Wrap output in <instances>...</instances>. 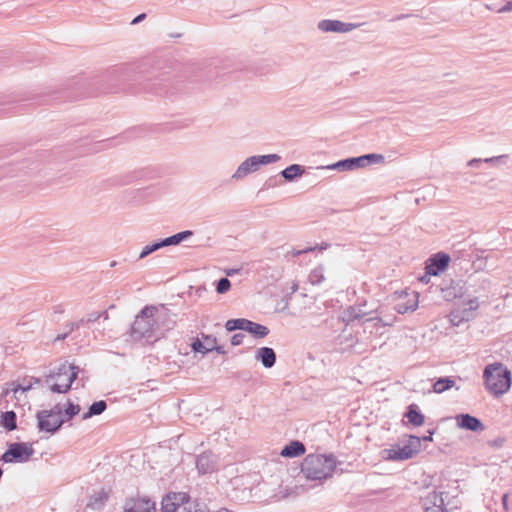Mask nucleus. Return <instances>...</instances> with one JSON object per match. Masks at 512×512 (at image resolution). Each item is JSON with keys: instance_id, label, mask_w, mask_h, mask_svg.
<instances>
[{"instance_id": "f257e3e1", "label": "nucleus", "mask_w": 512, "mask_h": 512, "mask_svg": "<svg viewBox=\"0 0 512 512\" xmlns=\"http://www.w3.org/2000/svg\"><path fill=\"white\" fill-rule=\"evenodd\" d=\"M157 312V306L148 305L137 314L130 330V335L134 340L145 339L148 342H153L160 339L155 318Z\"/></svg>"}, {"instance_id": "f03ea898", "label": "nucleus", "mask_w": 512, "mask_h": 512, "mask_svg": "<svg viewBox=\"0 0 512 512\" xmlns=\"http://www.w3.org/2000/svg\"><path fill=\"white\" fill-rule=\"evenodd\" d=\"M482 378L488 393L496 398L507 393L512 384L511 371L500 362L486 365Z\"/></svg>"}, {"instance_id": "7ed1b4c3", "label": "nucleus", "mask_w": 512, "mask_h": 512, "mask_svg": "<svg viewBox=\"0 0 512 512\" xmlns=\"http://www.w3.org/2000/svg\"><path fill=\"white\" fill-rule=\"evenodd\" d=\"M336 465L332 454H309L301 464V472L309 480L323 481L332 477Z\"/></svg>"}, {"instance_id": "20e7f679", "label": "nucleus", "mask_w": 512, "mask_h": 512, "mask_svg": "<svg viewBox=\"0 0 512 512\" xmlns=\"http://www.w3.org/2000/svg\"><path fill=\"white\" fill-rule=\"evenodd\" d=\"M79 367L73 364H61L56 373L46 375L44 378L50 390L54 393H66L78 376Z\"/></svg>"}, {"instance_id": "39448f33", "label": "nucleus", "mask_w": 512, "mask_h": 512, "mask_svg": "<svg viewBox=\"0 0 512 512\" xmlns=\"http://www.w3.org/2000/svg\"><path fill=\"white\" fill-rule=\"evenodd\" d=\"M281 159L278 154L254 155L246 158L232 174L231 179L239 181L247 175L256 172L261 165L276 163Z\"/></svg>"}, {"instance_id": "423d86ee", "label": "nucleus", "mask_w": 512, "mask_h": 512, "mask_svg": "<svg viewBox=\"0 0 512 512\" xmlns=\"http://www.w3.org/2000/svg\"><path fill=\"white\" fill-rule=\"evenodd\" d=\"M37 428L40 432L55 434L65 423L62 417V409L59 404L49 410H40L36 414Z\"/></svg>"}, {"instance_id": "0eeeda50", "label": "nucleus", "mask_w": 512, "mask_h": 512, "mask_svg": "<svg viewBox=\"0 0 512 512\" xmlns=\"http://www.w3.org/2000/svg\"><path fill=\"white\" fill-rule=\"evenodd\" d=\"M421 438L409 436L407 443L400 447H392L382 451V458L389 461H403L414 457L420 450Z\"/></svg>"}, {"instance_id": "6e6552de", "label": "nucleus", "mask_w": 512, "mask_h": 512, "mask_svg": "<svg viewBox=\"0 0 512 512\" xmlns=\"http://www.w3.org/2000/svg\"><path fill=\"white\" fill-rule=\"evenodd\" d=\"M34 454L32 444L24 442L11 443L8 449L1 456L5 463H23L27 462Z\"/></svg>"}, {"instance_id": "1a4fd4ad", "label": "nucleus", "mask_w": 512, "mask_h": 512, "mask_svg": "<svg viewBox=\"0 0 512 512\" xmlns=\"http://www.w3.org/2000/svg\"><path fill=\"white\" fill-rule=\"evenodd\" d=\"M190 496L184 492H170L161 501L162 512H186Z\"/></svg>"}, {"instance_id": "9d476101", "label": "nucleus", "mask_w": 512, "mask_h": 512, "mask_svg": "<svg viewBox=\"0 0 512 512\" xmlns=\"http://www.w3.org/2000/svg\"><path fill=\"white\" fill-rule=\"evenodd\" d=\"M156 504L147 496H131L125 500L123 512H154Z\"/></svg>"}, {"instance_id": "9b49d317", "label": "nucleus", "mask_w": 512, "mask_h": 512, "mask_svg": "<svg viewBox=\"0 0 512 512\" xmlns=\"http://www.w3.org/2000/svg\"><path fill=\"white\" fill-rule=\"evenodd\" d=\"M361 25V23H346L340 20L323 19L318 22L317 28L324 33H348Z\"/></svg>"}, {"instance_id": "f8f14e48", "label": "nucleus", "mask_w": 512, "mask_h": 512, "mask_svg": "<svg viewBox=\"0 0 512 512\" xmlns=\"http://www.w3.org/2000/svg\"><path fill=\"white\" fill-rule=\"evenodd\" d=\"M450 256L444 252H438L429 257L425 263L427 274L437 276L445 271L450 262Z\"/></svg>"}, {"instance_id": "ddd939ff", "label": "nucleus", "mask_w": 512, "mask_h": 512, "mask_svg": "<svg viewBox=\"0 0 512 512\" xmlns=\"http://www.w3.org/2000/svg\"><path fill=\"white\" fill-rule=\"evenodd\" d=\"M425 512H446L442 493L430 491L422 498Z\"/></svg>"}, {"instance_id": "4468645a", "label": "nucleus", "mask_w": 512, "mask_h": 512, "mask_svg": "<svg viewBox=\"0 0 512 512\" xmlns=\"http://www.w3.org/2000/svg\"><path fill=\"white\" fill-rule=\"evenodd\" d=\"M155 318L158 326L157 330L160 332V338H162L167 331H170L175 327L176 322L170 317L169 311L164 307V305L158 307V312Z\"/></svg>"}, {"instance_id": "2eb2a0df", "label": "nucleus", "mask_w": 512, "mask_h": 512, "mask_svg": "<svg viewBox=\"0 0 512 512\" xmlns=\"http://www.w3.org/2000/svg\"><path fill=\"white\" fill-rule=\"evenodd\" d=\"M510 162L509 154H501L497 156H490L482 159V175L485 174V170H497L500 171L508 166Z\"/></svg>"}, {"instance_id": "dca6fc26", "label": "nucleus", "mask_w": 512, "mask_h": 512, "mask_svg": "<svg viewBox=\"0 0 512 512\" xmlns=\"http://www.w3.org/2000/svg\"><path fill=\"white\" fill-rule=\"evenodd\" d=\"M362 167H365L364 160L362 156H359L346 158L328 166H322L321 169L352 171Z\"/></svg>"}, {"instance_id": "f3484780", "label": "nucleus", "mask_w": 512, "mask_h": 512, "mask_svg": "<svg viewBox=\"0 0 512 512\" xmlns=\"http://www.w3.org/2000/svg\"><path fill=\"white\" fill-rule=\"evenodd\" d=\"M196 467L201 474L212 473L217 467V458L211 452H204L197 457Z\"/></svg>"}, {"instance_id": "a211bd4d", "label": "nucleus", "mask_w": 512, "mask_h": 512, "mask_svg": "<svg viewBox=\"0 0 512 512\" xmlns=\"http://www.w3.org/2000/svg\"><path fill=\"white\" fill-rule=\"evenodd\" d=\"M457 427L468 431H478L480 429V419L470 414H458L455 417Z\"/></svg>"}, {"instance_id": "6ab92c4d", "label": "nucleus", "mask_w": 512, "mask_h": 512, "mask_svg": "<svg viewBox=\"0 0 512 512\" xmlns=\"http://www.w3.org/2000/svg\"><path fill=\"white\" fill-rule=\"evenodd\" d=\"M256 359L259 360L263 367L271 368L275 365L276 362V353L270 347H261L257 350Z\"/></svg>"}, {"instance_id": "aec40b11", "label": "nucleus", "mask_w": 512, "mask_h": 512, "mask_svg": "<svg viewBox=\"0 0 512 512\" xmlns=\"http://www.w3.org/2000/svg\"><path fill=\"white\" fill-rule=\"evenodd\" d=\"M305 445L297 440L291 441L288 445L284 446L280 455L286 458L299 457L305 453Z\"/></svg>"}, {"instance_id": "412c9836", "label": "nucleus", "mask_w": 512, "mask_h": 512, "mask_svg": "<svg viewBox=\"0 0 512 512\" xmlns=\"http://www.w3.org/2000/svg\"><path fill=\"white\" fill-rule=\"evenodd\" d=\"M244 331L252 334L255 338H264L269 334L268 327L247 319Z\"/></svg>"}, {"instance_id": "4be33fe9", "label": "nucleus", "mask_w": 512, "mask_h": 512, "mask_svg": "<svg viewBox=\"0 0 512 512\" xmlns=\"http://www.w3.org/2000/svg\"><path fill=\"white\" fill-rule=\"evenodd\" d=\"M305 172L303 166L299 164H292L281 171V176L289 182L294 181L295 179L301 177Z\"/></svg>"}, {"instance_id": "5701e85b", "label": "nucleus", "mask_w": 512, "mask_h": 512, "mask_svg": "<svg viewBox=\"0 0 512 512\" xmlns=\"http://www.w3.org/2000/svg\"><path fill=\"white\" fill-rule=\"evenodd\" d=\"M108 497V493L105 490H100L91 495L87 507L94 510H99L105 505Z\"/></svg>"}, {"instance_id": "b1692460", "label": "nucleus", "mask_w": 512, "mask_h": 512, "mask_svg": "<svg viewBox=\"0 0 512 512\" xmlns=\"http://www.w3.org/2000/svg\"><path fill=\"white\" fill-rule=\"evenodd\" d=\"M193 235V232L190 230L181 231L179 233H176L172 236H169L165 239L160 240L163 247L172 246V245H178L182 241L188 239Z\"/></svg>"}, {"instance_id": "393cba45", "label": "nucleus", "mask_w": 512, "mask_h": 512, "mask_svg": "<svg viewBox=\"0 0 512 512\" xmlns=\"http://www.w3.org/2000/svg\"><path fill=\"white\" fill-rule=\"evenodd\" d=\"M405 416L408 421L416 427L423 425L425 422V416L417 410V407L414 404L408 407Z\"/></svg>"}, {"instance_id": "a878e982", "label": "nucleus", "mask_w": 512, "mask_h": 512, "mask_svg": "<svg viewBox=\"0 0 512 512\" xmlns=\"http://www.w3.org/2000/svg\"><path fill=\"white\" fill-rule=\"evenodd\" d=\"M17 416L14 411H6L1 414L0 425L7 431H13L17 428Z\"/></svg>"}, {"instance_id": "bb28decb", "label": "nucleus", "mask_w": 512, "mask_h": 512, "mask_svg": "<svg viewBox=\"0 0 512 512\" xmlns=\"http://www.w3.org/2000/svg\"><path fill=\"white\" fill-rule=\"evenodd\" d=\"M107 408V403L104 400H99L91 404L88 411L82 415V419L86 420L93 416L102 414Z\"/></svg>"}, {"instance_id": "cd10ccee", "label": "nucleus", "mask_w": 512, "mask_h": 512, "mask_svg": "<svg viewBox=\"0 0 512 512\" xmlns=\"http://www.w3.org/2000/svg\"><path fill=\"white\" fill-rule=\"evenodd\" d=\"M455 381L450 377H441L433 384V391L435 393H443L454 387Z\"/></svg>"}, {"instance_id": "c85d7f7f", "label": "nucleus", "mask_w": 512, "mask_h": 512, "mask_svg": "<svg viewBox=\"0 0 512 512\" xmlns=\"http://www.w3.org/2000/svg\"><path fill=\"white\" fill-rule=\"evenodd\" d=\"M40 382V378H31L27 384H15V382H12L10 385L12 386L14 397L18 399V393H25L29 391L34 384H38Z\"/></svg>"}, {"instance_id": "c756f323", "label": "nucleus", "mask_w": 512, "mask_h": 512, "mask_svg": "<svg viewBox=\"0 0 512 512\" xmlns=\"http://www.w3.org/2000/svg\"><path fill=\"white\" fill-rule=\"evenodd\" d=\"M325 280L324 267L318 266L309 274V281L313 285L321 284Z\"/></svg>"}, {"instance_id": "7c9ffc66", "label": "nucleus", "mask_w": 512, "mask_h": 512, "mask_svg": "<svg viewBox=\"0 0 512 512\" xmlns=\"http://www.w3.org/2000/svg\"><path fill=\"white\" fill-rule=\"evenodd\" d=\"M246 322L244 318L230 319L225 323V328L227 331L244 330Z\"/></svg>"}, {"instance_id": "2f4dec72", "label": "nucleus", "mask_w": 512, "mask_h": 512, "mask_svg": "<svg viewBox=\"0 0 512 512\" xmlns=\"http://www.w3.org/2000/svg\"><path fill=\"white\" fill-rule=\"evenodd\" d=\"M80 410L81 409H80V406L78 404H74V403L68 401L67 407L64 410V413H62V417L65 419V422L69 421L74 416L78 415Z\"/></svg>"}, {"instance_id": "473e14b6", "label": "nucleus", "mask_w": 512, "mask_h": 512, "mask_svg": "<svg viewBox=\"0 0 512 512\" xmlns=\"http://www.w3.org/2000/svg\"><path fill=\"white\" fill-rule=\"evenodd\" d=\"M346 314L350 320H359L368 314L367 311L363 310L361 306H350Z\"/></svg>"}, {"instance_id": "72a5a7b5", "label": "nucleus", "mask_w": 512, "mask_h": 512, "mask_svg": "<svg viewBox=\"0 0 512 512\" xmlns=\"http://www.w3.org/2000/svg\"><path fill=\"white\" fill-rule=\"evenodd\" d=\"M161 248H163L161 241L146 245L145 247H143L142 251L140 252L138 259L139 260L144 259L151 253H153Z\"/></svg>"}, {"instance_id": "f704fd0d", "label": "nucleus", "mask_w": 512, "mask_h": 512, "mask_svg": "<svg viewBox=\"0 0 512 512\" xmlns=\"http://www.w3.org/2000/svg\"><path fill=\"white\" fill-rule=\"evenodd\" d=\"M362 158L364 160L365 166H367L369 164H374V163H381L384 161L383 155L375 154V153L362 155Z\"/></svg>"}, {"instance_id": "c9c22d12", "label": "nucleus", "mask_w": 512, "mask_h": 512, "mask_svg": "<svg viewBox=\"0 0 512 512\" xmlns=\"http://www.w3.org/2000/svg\"><path fill=\"white\" fill-rule=\"evenodd\" d=\"M192 350L194 352L201 353L203 355L207 354L208 352L212 351V348L206 347L205 344L200 339H195L191 345Z\"/></svg>"}, {"instance_id": "e433bc0d", "label": "nucleus", "mask_w": 512, "mask_h": 512, "mask_svg": "<svg viewBox=\"0 0 512 512\" xmlns=\"http://www.w3.org/2000/svg\"><path fill=\"white\" fill-rule=\"evenodd\" d=\"M231 287V282L229 281L228 278H221L219 279V281L217 282V286H216V291L219 293V294H224L226 293Z\"/></svg>"}, {"instance_id": "4c0bfd02", "label": "nucleus", "mask_w": 512, "mask_h": 512, "mask_svg": "<svg viewBox=\"0 0 512 512\" xmlns=\"http://www.w3.org/2000/svg\"><path fill=\"white\" fill-rule=\"evenodd\" d=\"M84 323V319H81L80 321L78 322H69L66 324L65 328H66V332L68 334H70L71 332H73L75 329H78L80 328V326Z\"/></svg>"}, {"instance_id": "58836bf2", "label": "nucleus", "mask_w": 512, "mask_h": 512, "mask_svg": "<svg viewBox=\"0 0 512 512\" xmlns=\"http://www.w3.org/2000/svg\"><path fill=\"white\" fill-rule=\"evenodd\" d=\"M202 339L204 340V342H205L204 344L206 347L216 346V343H217L216 337H214L212 335L202 334Z\"/></svg>"}, {"instance_id": "ea45409f", "label": "nucleus", "mask_w": 512, "mask_h": 512, "mask_svg": "<svg viewBox=\"0 0 512 512\" xmlns=\"http://www.w3.org/2000/svg\"><path fill=\"white\" fill-rule=\"evenodd\" d=\"M245 338V335L242 333H236L231 337V344L233 346H238L243 343V340Z\"/></svg>"}, {"instance_id": "a19ab883", "label": "nucleus", "mask_w": 512, "mask_h": 512, "mask_svg": "<svg viewBox=\"0 0 512 512\" xmlns=\"http://www.w3.org/2000/svg\"><path fill=\"white\" fill-rule=\"evenodd\" d=\"M464 319V317H460L458 312L454 311L450 314V321L453 325H459V323Z\"/></svg>"}, {"instance_id": "79ce46f5", "label": "nucleus", "mask_w": 512, "mask_h": 512, "mask_svg": "<svg viewBox=\"0 0 512 512\" xmlns=\"http://www.w3.org/2000/svg\"><path fill=\"white\" fill-rule=\"evenodd\" d=\"M496 11L498 13L512 12V1L506 2L505 5L501 6L500 8H497Z\"/></svg>"}, {"instance_id": "37998d69", "label": "nucleus", "mask_w": 512, "mask_h": 512, "mask_svg": "<svg viewBox=\"0 0 512 512\" xmlns=\"http://www.w3.org/2000/svg\"><path fill=\"white\" fill-rule=\"evenodd\" d=\"M504 443V438L498 437L497 439L493 441H488L487 444L491 447H500Z\"/></svg>"}, {"instance_id": "c03bdc74", "label": "nucleus", "mask_w": 512, "mask_h": 512, "mask_svg": "<svg viewBox=\"0 0 512 512\" xmlns=\"http://www.w3.org/2000/svg\"><path fill=\"white\" fill-rule=\"evenodd\" d=\"M101 317V314L98 312L90 313L87 317V322H95Z\"/></svg>"}, {"instance_id": "a18cd8bd", "label": "nucleus", "mask_w": 512, "mask_h": 512, "mask_svg": "<svg viewBox=\"0 0 512 512\" xmlns=\"http://www.w3.org/2000/svg\"><path fill=\"white\" fill-rule=\"evenodd\" d=\"M314 250H315V247H309V248H306L303 250H293L292 255L299 256L300 254L307 253V252L314 251Z\"/></svg>"}, {"instance_id": "49530a36", "label": "nucleus", "mask_w": 512, "mask_h": 512, "mask_svg": "<svg viewBox=\"0 0 512 512\" xmlns=\"http://www.w3.org/2000/svg\"><path fill=\"white\" fill-rule=\"evenodd\" d=\"M145 18H146V14H145V13H141V14H139L138 16H136V17L132 20L131 24H132V25H136V24H138V23L142 22Z\"/></svg>"}, {"instance_id": "de8ad7c7", "label": "nucleus", "mask_w": 512, "mask_h": 512, "mask_svg": "<svg viewBox=\"0 0 512 512\" xmlns=\"http://www.w3.org/2000/svg\"><path fill=\"white\" fill-rule=\"evenodd\" d=\"M369 321H376V325L378 326H386L387 323L383 322V320L381 318H370V319H367L366 322H369Z\"/></svg>"}, {"instance_id": "09e8293b", "label": "nucleus", "mask_w": 512, "mask_h": 512, "mask_svg": "<svg viewBox=\"0 0 512 512\" xmlns=\"http://www.w3.org/2000/svg\"><path fill=\"white\" fill-rule=\"evenodd\" d=\"M431 276H432V275H429V274H427V272H426V273H425V275H423V276L419 277L418 279H419V281H420V282L425 283V284H428V283L430 282V277H431Z\"/></svg>"}, {"instance_id": "8fccbe9b", "label": "nucleus", "mask_w": 512, "mask_h": 512, "mask_svg": "<svg viewBox=\"0 0 512 512\" xmlns=\"http://www.w3.org/2000/svg\"><path fill=\"white\" fill-rule=\"evenodd\" d=\"M10 384H11V383L7 384V385H8V387H6L5 389H3L2 394H1V395H2V397H7V396L10 394V392H13V391H12V386H11Z\"/></svg>"}, {"instance_id": "3c124183", "label": "nucleus", "mask_w": 512, "mask_h": 512, "mask_svg": "<svg viewBox=\"0 0 512 512\" xmlns=\"http://www.w3.org/2000/svg\"><path fill=\"white\" fill-rule=\"evenodd\" d=\"M210 348H212V351L215 350L217 353L219 354H225L226 351L223 349L222 346H211Z\"/></svg>"}, {"instance_id": "603ef678", "label": "nucleus", "mask_w": 512, "mask_h": 512, "mask_svg": "<svg viewBox=\"0 0 512 512\" xmlns=\"http://www.w3.org/2000/svg\"><path fill=\"white\" fill-rule=\"evenodd\" d=\"M507 498H508V494H503L502 503H503V507H504L505 511H508Z\"/></svg>"}, {"instance_id": "864d4df0", "label": "nucleus", "mask_w": 512, "mask_h": 512, "mask_svg": "<svg viewBox=\"0 0 512 512\" xmlns=\"http://www.w3.org/2000/svg\"><path fill=\"white\" fill-rule=\"evenodd\" d=\"M428 433L429 434L427 436H424L422 438L423 441H432V436L434 434V430H429Z\"/></svg>"}, {"instance_id": "5fc2aeb1", "label": "nucleus", "mask_w": 512, "mask_h": 512, "mask_svg": "<svg viewBox=\"0 0 512 512\" xmlns=\"http://www.w3.org/2000/svg\"><path fill=\"white\" fill-rule=\"evenodd\" d=\"M69 334L67 332L63 333V334H59L56 336L55 338V341H61V340H64Z\"/></svg>"}, {"instance_id": "6e6d98bb", "label": "nucleus", "mask_w": 512, "mask_h": 512, "mask_svg": "<svg viewBox=\"0 0 512 512\" xmlns=\"http://www.w3.org/2000/svg\"><path fill=\"white\" fill-rule=\"evenodd\" d=\"M479 161H480L479 159L474 158V159H472L471 161H469V162H468V165H469V166H473V165H475L476 163H478Z\"/></svg>"}, {"instance_id": "4d7b16f0", "label": "nucleus", "mask_w": 512, "mask_h": 512, "mask_svg": "<svg viewBox=\"0 0 512 512\" xmlns=\"http://www.w3.org/2000/svg\"><path fill=\"white\" fill-rule=\"evenodd\" d=\"M235 273H237V270H236V269H231V270H228V271L226 272L227 276H232V275H234Z\"/></svg>"}, {"instance_id": "13d9d810", "label": "nucleus", "mask_w": 512, "mask_h": 512, "mask_svg": "<svg viewBox=\"0 0 512 512\" xmlns=\"http://www.w3.org/2000/svg\"><path fill=\"white\" fill-rule=\"evenodd\" d=\"M328 246H329V244H328V243H322V244L319 246V249H320V250H325V249H327V248H328Z\"/></svg>"}, {"instance_id": "bf43d9fd", "label": "nucleus", "mask_w": 512, "mask_h": 512, "mask_svg": "<svg viewBox=\"0 0 512 512\" xmlns=\"http://www.w3.org/2000/svg\"><path fill=\"white\" fill-rule=\"evenodd\" d=\"M404 17H405V15H400V16L397 17V19H402Z\"/></svg>"}]
</instances>
